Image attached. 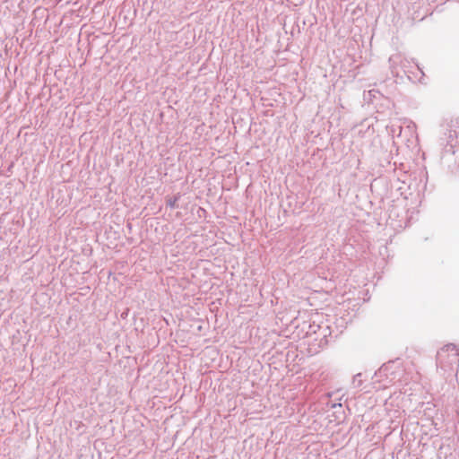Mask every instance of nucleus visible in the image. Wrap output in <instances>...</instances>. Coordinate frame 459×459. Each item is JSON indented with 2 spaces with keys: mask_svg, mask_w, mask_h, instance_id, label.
Instances as JSON below:
<instances>
[{
  "mask_svg": "<svg viewBox=\"0 0 459 459\" xmlns=\"http://www.w3.org/2000/svg\"><path fill=\"white\" fill-rule=\"evenodd\" d=\"M454 136L457 138L459 136V125L455 126V129L454 131H449L448 138L451 139V143L453 142Z\"/></svg>",
  "mask_w": 459,
  "mask_h": 459,
  "instance_id": "obj_2",
  "label": "nucleus"
},
{
  "mask_svg": "<svg viewBox=\"0 0 459 459\" xmlns=\"http://www.w3.org/2000/svg\"><path fill=\"white\" fill-rule=\"evenodd\" d=\"M175 203H176V200H174V201L169 200V201L168 202V204H169L170 207H174Z\"/></svg>",
  "mask_w": 459,
  "mask_h": 459,
  "instance_id": "obj_3",
  "label": "nucleus"
},
{
  "mask_svg": "<svg viewBox=\"0 0 459 459\" xmlns=\"http://www.w3.org/2000/svg\"><path fill=\"white\" fill-rule=\"evenodd\" d=\"M438 359L442 361L459 360V350L455 344L445 345L437 353Z\"/></svg>",
  "mask_w": 459,
  "mask_h": 459,
  "instance_id": "obj_1",
  "label": "nucleus"
}]
</instances>
